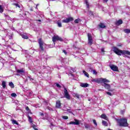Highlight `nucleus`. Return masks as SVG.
Here are the masks:
<instances>
[{"label":"nucleus","instance_id":"obj_1","mask_svg":"<svg viewBox=\"0 0 130 130\" xmlns=\"http://www.w3.org/2000/svg\"><path fill=\"white\" fill-rule=\"evenodd\" d=\"M113 51L116 53V54H117V55H125L127 54V55H130V52L127 50H121L118 49L116 47H113Z\"/></svg>","mask_w":130,"mask_h":130},{"label":"nucleus","instance_id":"obj_2","mask_svg":"<svg viewBox=\"0 0 130 130\" xmlns=\"http://www.w3.org/2000/svg\"><path fill=\"white\" fill-rule=\"evenodd\" d=\"M117 122L119 123V126H128V123H127V119L126 118H122L121 119H115Z\"/></svg>","mask_w":130,"mask_h":130},{"label":"nucleus","instance_id":"obj_3","mask_svg":"<svg viewBox=\"0 0 130 130\" xmlns=\"http://www.w3.org/2000/svg\"><path fill=\"white\" fill-rule=\"evenodd\" d=\"M52 41L54 45H55V42L56 41H63V39L61 38V37L58 36H54L52 37Z\"/></svg>","mask_w":130,"mask_h":130},{"label":"nucleus","instance_id":"obj_4","mask_svg":"<svg viewBox=\"0 0 130 130\" xmlns=\"http://www.w3.org/2000/svg\"><path fill=\"white\" fill-rule=\"evenodd\" d=\"M102 86L105 88L107 90L110 91V92H113L114 91V89H111V86L110 84L108 83H104Z\"/></svg>","mask_w":130,"mask_h":130},{"label":"nucleus","instance_id":"obj_5","mask_svg":"<svg viewBox=\"0 0 130 130\" xmlns=\"http://www.w3.org/2000/svg\"><path fill=\"white\" fill-rule=\"evenodd\" d=\"M16 72L17 73V76H24L25 75V69H18L16 70Z\"/></svg>","mask_w":130,"mask_h":130},{"label":"nucleus","instance_id":"obj_6","mask_svg":"<svg viewBox=\"0 0 130 130\" xmlns=\"http://www.w3.org/2000/svg\"><path fill=\"white\" fill-rule=\"evenodd\" d=\"M64 96L68 100L71 99V95L69 94V92L66 87H64Z\"/></svg>","mask_w":130,"mask_h":130},{"label":"nucleus","instance_id":"obj_7","mask_svg":"<svg viewBox=\"0 0 130 130\" xmlns=\"http://www.w3.org/2000/svg\"><path fill=\"white\" fill-rule=\"evenodd\" d=\"M38 43L39 44L40 49L42 51H44V48H43V45H44V43L42 41V39H40L38 40Z\"/></svg>","mask_w":130,"mask_h":130},{"label":"nucleus","instance_id":"obj_8","mask_svg":"<svg viewBox=\"0 0 130 130\" xmlns=\"http://www.w3.org/2000/svg\"><path fill=\"white\" fill-rule=\"evenodd\" d=\"M88 36V43L89 45H92L93 44V39L92 38V35L91 34H88L87 35Z\"/></svg>","mask_w":130,"mask_h":130},{"label":"nucleus","instance_id":"obj_9","mask_svg":"<svg viewBox=\"0 0 130 130\" xmlns=\"http://www.w3.org/2000/svg\"><path fill=\"white\" fill-rule=\"evenodd\" d=\"M75 121H71L69 124H73L74 125H79L80 124V121L77 119H74Z\"/></svg>","mask_w":130,"mask_h":130},{"label":"nucleus","instance_id":"obj_10","mask_svg":"<svg viewBox=\"0 0 130 130\" xmlns=\"http://www.w3.org/2000/svg\"><path fill=\"white\" fill-rule=\"evenodd\" d=\"M72 21H74V18L73 17H69L62 20V23H69V22H72Z\"/></svg>","mask_w":130,"mask_h":130},{"label":"nucleus","instance_id":"obj_11","mask_svg":"<svg viewBox=\"0 0 130 130\" xmlns=\"http://www.w3.org/2000/svg\"><path fill=\"white\" fill-rule=\"evenodd\" d=\"M110 68L114 72H118V67L115 65H110Z\"/></svg>","mask_w":130,"mask_h":130},{"label":"nucleus","instance_id":"obj_12","mask_svg":"<svg viewBox=\"0 0 130 130\" xmlns=\"http://www.w3.org/2000/svg\"><path fill=\"white\" fill-rule=\"evenodd\" d=\"M91 82L92 83H97L98 84H100L101 83V78H96L91 79Z\"/></svg>","mask_w":130,"mask_h":130},{"label":"nucleus","instance_id":"obj_13","mask_svg":"<svg viewBox=\"0 0 130 130\" xmlns=\"http://www.w3.org/2000/svg\"><path fill=\"white\" fill-rule=\"evenodd\" d=\"M13 33H11V34L8 33L5 38V41L6 40H7V38H9V39H13Z\"/></svg>","mask_w":130,"mask_h":130},{"label":"nucleus","instance_id":"obj_14","mask_svg":"<svg viewBox=\"0 0 130 130\" xmlns=\"http://www.w3.org/2000/svg\"><path fill=\"white\" fill-rule=\"evenodd\" d=\"M101 83H104V84H106V83H110V81L106 78H101Z\"/></svg>","mask_w":130,"mask_h":130},{"label":"nucleus","instance_id":"obj_15","mask_svg":"<svg viewBox=\"0 0 130 130\" xmlns=\"http://www.w3.org/2000/svg\"><path fill=\"white\" fill-rule=\"evenodd\" d=\"M56 108H60L61 107V104L60 101H57L56 102Z\"/></svg>","mask_w":130,"mask_h":130},{"label":"nucleus","instance_id":"obj_16","mask_svg":"<svg viewBox=\"0 0 130 130\" xmlns=\"http://www.w3.org/2000/svg\"><path fill=\"white\" fill-rule=\"evenodd\" d=\"M28 6L30 8H32L34 6V2L32 1H29L28 2Z\"/></svg>","mask_w":130,"mask_h":130},{"label":"nucleus","instance_id":"obj_17","mask_svg":"<svg viewBox=\"0 0 130 130\" xmlns=\"http://www.w3.org/2000/svg\"><path fill=\"white\" fill-rule=\"evenodd\" d=\"M81 87H82V88H87V87H88L89 84L88 83H81L80 84Z\"/></svg>","mask_w":130,"mask_h":130},{"label":"nucleus","instance_id":"obj_18","mask_svg":"<svg viewBox=\"0 0 130 130\" xmlns=\"http://www.w3.org/2000/svg\"><path fill=\"white\" fill-rule=\"evenodd\" d=\"M122 23H123L122 20L119 19V20H118L116 22V25L117 26H119V25H121V24H122Z\"/></svg>","mask_w":130,"mask_h":130},{"label":"nucleus","instance_id":"obj_19","mask_svg":"<svg viewBox=\"0 0 130 130\" xmlns=\"http://www.w3.org/2000/svg\"><path fill=\"white\" fill-rule=\"evenodd\" d=\"M101 118H103V119H105L106 120H108V117L105 114H103L101 116Z\"/></svg>","mask_w":130,"mask_h":130},{"label":"nucleus","instance_id":"obj_20","mask_svg":"<svg viewBox=\"0 0 130 130\" xmlns=\"http://www.w3.org/2000/svg\"><path fill=\"white\" fill-rule=\"evenodd\" d=\"M85 3L86 5V9L89 11V2H88V0H85Z\"/></svg>","mask_w":130,"mask_h":130},{"label":"nucleus","instance_id":"obj_21","mask_svg":"<svg viewBox=\"0 0 130 130\" xmlns=\"http://www.w3.org/2000/svg\"><path fill=\"white\" fill-rule=\"evenodd\" d=\"M74 97H76L78 99H80V95L77 93H73Z\"/></svg>","mask_w":130,"mask_h":130},{"label":"nucleus","instance_id":"obj_22","mask_svg":"<svg viewBox=\"0 0 130 130\" xmlns=\"http://www.w3.org/2000/svg\"><path fill=\"white\" fill-rule=\"evenodd\" d=\"M102 124H103V125H105V126H108V123H107V122L105 120L102 121Z\"/></svg>","mask_w":130,"mask_h":130},{"label":"nucleus","instance_id":"obj_23","mask_svg":"<svg viewBox=\"0 0 130 130\" xmlns=\"http://www.w3.org/2000/svg\"><path fill=\"white\" fill-rule=\"evenodd\" d=\"M100 28H105V27H106V26H105V24H104V23H101L99 25Z\"/></svg>","mask_w":130,"mask_h":130},{"label":"nucleus","instance_id":"obj_24","mask_svg":"<svg viewBox=\"0 0 130 130\" xmlns=\"http://www.w3.org/2000/svg\"><path fill=\"white\" fill-rule=\"evenodd\" d=\"M89 71H91V72H92V74H93V75H97V72L96 71V70H92L91 68H89Z\"/></svg>","mask_w":130,"mask_h":130},{"label":"nucleus","instance_id":"obj_25","mask_svg":"<svg viewBox=\"0 0 130 130\" xmlns=\"http://www.w3.org/2000/svg\"><path fill=\"white\" fill-rule=\"evenodd\" d=\"M21 36L24 39H28V38H29V37H28V36H27V35L23 34V35H22Z\"/></svg>","mask_w":130,"mask_h":130},{"label":"nucleus","instance_id":"obj_26","mask_svg":"<svg viewBox=\"0 0 130 130\" xmlns=\"http://www.w3.org/2000/svg\"><path fill=\"white\" fill-rule=\"evenodd\" d=\"M31 126L32 127L35 129V130H38V129L37 128V126H36V125L32 123L31 124Z\"/></svg>","mask_w":130,"mask_h":130},{"label":"nucleus","instance_id":"obj_27","mask_svg":"<svg viewBox=\"0 0 130 130\" xmlns=\"http://www.w3.org/2000/svg\"><path fill=\"white\" fill-rule=\"evenodd\" d=\"M28 118L29 122H30V123H32V122H33V121L32 120V118L28 115Z\"/></svg>","mask_w":130,"mask_h":130},{"label":"nucleus","instance_id":"obj_28","mask_svg":"<svg viewBox=\"0 0 130 130\" xmlns=\"http://www.w3.org/2000/svg\"><path fill=\"white\" fill-rule=\"evenodd\" d=\"M12 123L13 124H17V125H19V123L17 122L15 120H12Z\"/></svg>","mask_w":130,"mask_h":130},{"label":"nucleus","instance_id":"obj_29","mask_svg":"<svg viewBox=\"0 0 130 130\" xmlns=\"http://www.w3.org/2000/svg\"><path fill=\"white\" fill-rule=\"evenodd\" d=\"M9 85L11 88H14L15 86L14 85V83L13 82H9Z\"/></svg>","mask_w":130,"mask_h":130},{"label":"nucleus","instance_id":"obj_30","mask_svg":"<svg viewBox=\"0 0 130 130\" xmlns=\"http://www.w3.org/2000/svg\"><path fill=\"white\" fill-rule=\"evenodd\" d=\"M83 74H84L85 76H86V77H87V78H89V74H88V73L86 72V71H83Z\"/></svg>","mask_w":130,"mask_h":130},{"label":"nucleus","instance_id":"obj_31","mask_svg":"<svg viewBox=\"0 0 130 130\" xmlns=\"http://www.w3.org/2000/svg\"><path fill=\"white\" fill-rule=\"evenodd\" d=\"M27 78H28V79H29V80H30V81L31 82H32L34 81V79H33V78H32V77H31L30 75L27 76Z\"/></svg>","mask_w":130,"mask_h":130},{"label":"nucleus","instance_id":"obj_32","mask_svg":"<svg viewBox=\"0 0 130 130\" xmlns=\"http://www.w3.org/2000/svg\"><path fill=\"white\" fill-rule=\"evenodd\" d=\"M57 24L58 25V27H59L60 28L62 27L61 22L58 21Z\"/></svg>","mask_w":130,"mask_h":130},{"label":"nucleus","instance_id":"obj_33","mask_svg":"<svg viewBox=\"0 0 130 130\" xmlns=\"http://www.w3.org/2000/svg\"><path fill=\"white\" fill-rule=\"evenodd\" d=\"M2 86H3V88H4V89L6 88V82L5 81L2 82Z\"/></svg>","mask_w":130,"mask_h":130},{"label":"nucleus","instance_id":"obj_34","mask_svg":"<svg viewBox=\"0 0 130 130\" xmlns=\"http://www.w3.org/2000/svg\"><path fill=\"white\" fill-rule=\"evenodd\" d=\"M80 19L79 18L76 19L74 21V23H75V24H78L79 23V22H80Z\"/></svg>","mask_w":130,"mask_h":130},{"label":"nucleus","instance_id":"obj_35","mask_svg":"<svg viewBox=\"0 0 130 130\" xmlns=\"http://www.w3.org/2000/svg\"><path fill=\"white\" fill-rule=\"evenodd\" d=\"M124 32H125V33H130V29H125L124 30Z\"/></svg>","mask_w":130,"mask_h":130},{"label":"nucleus","instance_id":"obj_36","mask_svg":"<svg viewBox=\"0 0 130 130\" xmlns=\"http://www.w3.org/2000/svg\"><path fill=\"white\" fill-rule=\"evenodd\" d=\"M4 12V9L1 5H0V13H3Z\"/></svg>","mask_w":130,"mask_h":130},{"label":"nucleus","instance_id":"obj_37","mask_svg":"<svg viewBox=\"0 0 130 130\" xmlns=\"http://www.w3.org/2000/svg\"><path fill=\"white\" fill-rule=\"evenodd\" d=\"M62 118H63V119H69V117H68L67 116H62Z\"/></svg>","mask_w":130,"mask_h":130},{"label":"nucleus","instance_id":"obj_38","mask_svg":"<svg viewBox=\"0 0 130 130\" xmlns=\"http://www.w3.org/2000/svg\"><path fill=\"white\" fill-rule=\"evenodd\" d=\"M12 97H17V94L15 93H11Z\"/></svg>","mask_w":130,"mask_h":130},{"label":"nucleus","instance_id":"obj_39","mask_svg":"<svg viewBox=\"0 0 130 130\" xmlns=\"http://www.w3.org/2000/svg\"><path fill=\"white\" fill-rule=\"evenodd\" d=\"M92 121H93L94 124L95 125H96V126H97V122H96V120L93 119V120H92Z\"/></svg>","mask_w":130,"mask_h":130},{"label":"nucleus","instance_id":"obj_40","mask_svg":"<svg viewBox=\"0 0 130 130\" xmlns=\"http://www.w3.org/2000/svg\"><path fill=\"white\" fill-rule=\"evenodd\" d=\"M56 86L57 88H61V86H60L58 83H56Z\"/></svg>","mask_w":130,"mask_h":130},{"label":"nucleus","instance_id":"obj_41","mask_svg":"<svg viewBox=\"0 0 130 130\" xmlns=\"http://www.w3.org/2000/svg\"><path fill=\"white\" fill-rule=\"evenodd\" d=\"M106 94H107V95H109L110 96H112V93H111L110 92H107Z\"/></svg>","mask_w":130,"mask_h":130},{"label":"nucleus","instance_id":"obj_42","mask_svg":"<svg viewBox=\"0 0 130 130\" xmlns=\"http://www.w3.org/2000/svg\"><path fill=\"white\" fill-rule=\"evenodd\" d=\"M15 6H16V8H20V5H19L18 4H15Z\"/></svg>","mask_w":130,"mask_h":130},{"label":"nucleus","instance_id":"obj_43","mask_svg":"<svg viewBox=\"0 0 130 130\" xmlns=\"http://www.w3.org/2000/svg\"><path fill=\"white\" fill-rule=\"evenodd\" d=\"M44 103L46 104V105H48V102L45 100L44 101Z\"/></svg>","mask_w":130,"mask_h":130},{"label":"nucleus","instance_id":"obj_44","mask_svg":"<svg viewBox=\"0 0 130 130\" xmlns=\"http://www.w3.org/2000/svg\"><path fill=\"white\" fill-rule=\"evenodd\" d=\"M68 112H69V113H72L73 114V112L71 111L70 109H68L67 110Z\"/></svg>","mask_w":130,"mask_h":130},{"label":"nucleus","instance_id":"obj_45","mask_svg":"<svg viewBox=\"0 0 130 130\" xmlns=\"http://www.w3.org/2000/svg\"><path fill=\"white\" fill-rule=\"evenodd\" d=\"M63 53H64V54H66V55L68 54V52H67V51H66L65 50H63Z\"/></svg>","mask_w":130,"mask_h":130},{"label":"nucleus","instance_id":"obj_46","mask_svg":"<svg viewBox=\"0 0 130 130\" xmlns=\"http://www.w3.org/2000/svg\"><path fill=\"white\" fill-rule=\"evenodd\" d=\"M25 109H26V111H29V110H30L28 107H26Z\"/></svg>","mask_w":130,"mask_h":130},{"label":"nucleus","instance_id":"obj_47","mask_svg":"<svg viewBox=\"0 0 130 130\" xmlns=\"http://www.w3.org/2000/svg\"><path fill=\"white\" fill-rule=\"evenodd\" d=\"M121 114H123V113H124V110L121 111Z\"/></svg>","mask_w":130,"mask_h":130},{"label":"nucleus","instance_id":"obj_48","mask_svg":"<svg viewBox=\"0 0 130 130\" xmlns=\"http://www.w3.org/2000/svg\"><path fill=\"white\" fill-rule=\"evenodd\" d=\"M40 114L41 116H43V115H44V114H43V113H40Z\"/></svg>","mask_w":130,"mask_h":130},{"label":"nucleus","instance_id":"obj_49","mask_svg":"<svg viewBox=\"0 0 130 130\" xmlns=\"http://www.w3.org/2000/svg\"><path fill=\"white\" fill-rule=\"evenodd\" d=\"M101 51H102V52H104V48H102L101 49Z\"/></svg>","mask_w":130,"mask_h":130},{"label":"nucleus","instance_id":"obj_50","mask_svg":"<svg viewBox=\"0 0 130 130\" xmlns=\"http://www.w3.org/2000/svg\"><path fill=\"white\" fill-rule=\"evenodd\" d=\"M48 109L52 111H53V109L51 108H49Z\"/></svg>","mask_w":130,"mask_h":130},{"label":"nucleus","instance_id":"obj_51","mask_svg":"<svg viewBox=\"0 0 130 130\" xmlns=\"http://www.w3.org/2000/svg\"><path fill=\"white\" fill-rule=\"evenodd\" d=\"M85 128H88L89 126H88V125H85Z\"/></svg>","mask_w":130,"mask_h":130},{"label":"nucleus","instance_id":"obj_52","mask_svg":"<svg viewBox=\"0 0 130 130\" xmlns=\"http://www.w3.org/2000/svg\"><path fill=\"white\" fill-rule=\"evenodd\" d=\"M103 1H104V3H107V1L109 0H103Z\"/></svg>","mask_w":130,"mask_h":130},{"label":"nucleus","instance_id":"obj_53","mask_svg":"<svg viewBox=\"0 0 130 130\" xmlns=\"http://www.w3.org/2000/svg\"><path fill=\"white\" fill-rule=\"evenodd\" d=\"M37 22H41V20L39 19V20H37Z\"/></svg>","mask_w":130,"mask_h":130},{"label":"nucleus","instance_id":"obj_54","mask_svg":"<svg viewBox=\"0 0 130 130\" xmlns=\"http://www.w3.org/2000/svg\"><path fill=\"white\" fill-rule=\"evenodd\" d=\"M117 46H119H119H121V44H119L117 45Z\"/></svg>","mask_w":130,"mask_h":130},{"label":"nucleus","instance_id":"obj_55","mask_svg":"<svg viewBox=\"0 0 130 130\" xmlns=\"http://www.w3.org/2000/svg\"><path fill=\"white\" fill-rule=\"evenodd\" d=\"M38 6V4L37 5V6L36 7V9H37V6Z\"/></svg>","mask_w":130,"mask_h":130},{"label":"nucleus","instance_id":"obj_56","mask_svg":"<svg viewBox=\"0 0 130 130\" xmlns=\"http://www.w3.org/2000/svg\"><path fill=\"white\" fill-rule=\"evenodd\" d=\"M30 11H33V9L32 8L30 9Z\"/></svg>","mask_w":130,"mask_h":130},{"label":"nucleus","instance_id":"obj_57","mask_svg":"<svg viewBox=\"0 0 130 130\" xmlns=\"http://www.w3.org/2000/svg\"><path fill=\"white\" fill-rule=\"evenodd\" d=\"M50 1H52V2L54 1V0H50Z\"/></svg>","mask_w":130,"mask_h":130}]
</instances>
